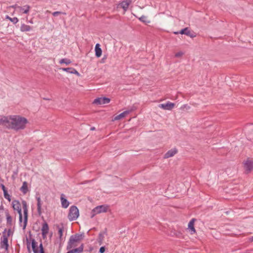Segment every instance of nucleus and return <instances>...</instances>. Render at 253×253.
Listing matches in <instances>:
<instances>
[{
  "mask_svg": "<svg viewBox=\"0 0 253 253\" xmlns=\"http://www.w3.org/2000/svg\"><path fill=\"white\" fill-rule=\"evenodd\" d=\"M242 253H253V251H247Z\"/></svg>",
  "mask_w": 253,
  "mask_h": 253,
  "instance_id": "nucleus-39",
  "label": "nucleus"
},
{
  "mask_svg": "<svg viewBox=\"0 0 253 253\" xmlns=\"http://www.w3.org/2000/svg\"><path fill=\"white\" fill-rule=\"evenodd\" d=\"M59 238L57 241V244H59V247H61L64 242V238L63 237V227L57 226Z\"/></svg>",
  "mask_w": 253,
  "mask_h": 253,
  "instance_id": "nucleus-7",
  "label": "nucleus"
},
{
  "mask_svg": "<svg viewBox=\"0 0 253 253\" xmlns=\"http://www.w3.org/2000/svg\"><path fill=\"white\" fill-rule=\"evenodd\" d=\"M174 104L170 102L166 103L161 104L159 105V107L164 110H171L174 107Z\"/></svg>",
  "mask_w": 253,
  "mask_h": 253,
  "instance_id": "nucleus-14",
  "label": "nucleus"
},
{
  "mask_svg": "<svg viewBox=\"0 0 253 253\" xmlns=\"http://www.w3.org/2000/svg\"><path fill=\"white\" fill-rule=\"evenodd\" d=\"M9 123H7L10 128L15 130L24 129L26 127L28 120L19 115L10 116L8 118Z\"/></svg>",
  "mask_w": 253,
  "mask_h": 253,
  "instance_id": "nucleus-2",
  "label": "nucleus"
},
{
  "mask_svg": "<svg viewBox=\"0 0 253 253\" xmlns=\"http://www.w3.org/2000/svg\"><path fill=\"white\" fill-rule=\"evenodd\" d=\"M146 17L144 15L142 16L141 17L139 18V20L141 21H142L144 23H149L150 22L146 21Z\"/></svg>",
  "mask_w": 253,
  "mask_h": 253,
  "instance_id": "nucleus-32",
  "label": "nucleus"
},
{
  "mask_svg": "<svg viewBox=\"0 0 253 253\" xmlns=\"http://www.w3.org/2000/svg\"><path fill=\"white\" fill-rule=\"evenodd\" d=\"M84 236V234H76L75 235L71 236L69 239V241L68 242L67 249L70 250L73 247H75V245L74 244L82 240Z\"/></svg>",
  "mask_w": 253,
  "mask_h": 253,
  "instance_id": "nucleus-3",
  "label": "nucleus"
},
{
  "mask_svg": "<svg viewBox=\"0 0 253 253\" xmlns=\"http://www.w3.org/2000/svg\"><path fill=\"white\" fill-rule=\"evenodd\" d=\"M179 33L181 34H185L186 35H187V36H190V37H192V36H191L190 35V31L188 30V29L187 28H185L184 29H182L179 32Z\"/></svg>",
  "mask_w": 253,
  "mask_h": 253,
  "instance_id": "nucleus-25",
  "label": "nucleus"
},
{
  "mask_svg": "<svg viewBox=\"0 0 253 253\" xmlns=\"http://www.w3.org/2000/svg\"><path fill=\"white\" fill-rule=\"evenodd\" d=\"M6 18L9 19L13 24H16L18 22V19L17 17L11 18L8 16H7Z\"/></svg>",
  "mask_w": 253,
  "mask_h": 253,
  "instance_id": "nucleus-27",
  "label": "nucleus"
},
{
  "mask_svg": "<svg viewBox=\"0 0 253 253\" xmlns=\"http://www.w3.org/2000/svg\"><path fill=\"white\" fill-rule=\"evenodd\" d=\"M20 190L24 193L26 194L28 191V184L27 182L24 181L23 183L22 186L20 188Z\"/></svg>",
  "mask_w": 253,
  "mask_h": 253,
  "instance_id": "nucleus-24",
  "label": "nucleus"
},
{
  "mask_svg": "<svg viewBox=\"0 0 253 253\" xmlns=\"http://www.w3.org/2000/svg\"><path fill=\"white\" fill-rule=\"evenodd\" d=\"M31 29L32 28L31 26L25 24H22L20 27V30L22 32H28L31 31Z\"/></svg>",
  "mask_w": 253,
  "mask_h": 253,
  "instance_id": "nucleus-22",
  "label": "nucleus"
},
{
  "mask_svg": "<svg viewBox=\"0 0 253 253\" xmlns=\"http://www.w3.org/2000/svg\"><path fill=\"white\" fill-rule=\"evenodd\" d=\"M36 199L37 201V211L38 212L39 214L42 213V202L40 196L39 194H37L36 195Z\"/></svg>",
  "mask_w": 253,
  "mask_h": 253,
  "instance_id": "nucleus-12",
  "label": "nucleus"
},
{
  "mask_svg": "<svg viewBox=\"0 0 253 253\" xmlns=\"http://www.w3.org/2000/svg\"><path fill=\"white\" fill-rule=\"evenodd\" d=\"M104 239V234L102 233H99V237H98V240L100 242V244H101L103 240Z\"/></svg>",
  "mask_w": 253,
  "mask_h": 253,
  "instance_id": "nucleus-31",
  "label": "nucleus"
},
{
  "mask_svg": "<svg viewBox=\"0 0 253 253\" xmlns=\"http://www.w3.org/2000/svg\"><path fill=\"white\" fill-rule=\"evenodd\" d=\"M71 63V61L67 58H63L59 61L60 64H65L66 65H69Z\"/></svg>",
  "mask_w": 253,
  "mask_h": 253,
  "instance_id": "nucleus-26",
  "label": "nucleus"
},
{
  "mask_svg": "<svg viewBox=\"0 0 253 253\" xmlns=\"http://www.w3.org/2000/svg\"><path fill=\"white\" fill-rule=\"evenodd\" d=\"M84 245L82 244L78 248L74 249L68 251L67 253H81L83 252Z\"/></svg>",
  "mask_w": 253,
  "mask_h": 253,
  "instance_id": "nucleus-21",
  "label": "nucleus"
},
{
  "mask_svg": "<svg viewBox=\"0 0 253 253\" xmlns=\"http://www.w3.org/2000/svg\"><path fill=\"white\" fill-rule=\"evenodd\" d=\"M177 152V150L176 148H173L168 151L164 156L165 158H169L173 156Z\"/></svg>",
  "mask_w": 253,
  "mask_h": 253,
  "instance_id": "nucleus-17",
  "label": "nucleus"
},
{
  "mask_svg": "<svg viewBox=\"0 0 253 253\" xmlns=\"http://www.w3.org/2000/svg\"><path fill=\"white\" fill-rule=\"evenodd\" d=\"M32 248L34 253H44L42 243L40 244L38 248L36 242L34 239L32 241Z\"/></svg>",
  "mask_w": 253,
  "mask_h": 253,
  "instance_id": "nucleus-6",
  "label": "nucleus"
},
{
  "mask_svg": "<svg viewBox=\"0 0 253 253\" xmlns=\"http://www.w3.org/2000/svg\"><path fill=\"white\" fill-rule=\"evenodd\" d=\"M6 230L5 229L3 232V235L2 236V240L1 242V247L4 248L6 250L8 249V238L7 236H6V234H5Z\"/></svg>",
  "mask_w": 253,
  "mask_h": 253,
  "instance_id": "nucleus-11",
  "label": "nucleus"
},
{
  "mask_svg": "<svg viewBox=\"0 0 253 253\" xmlns=\"http://www.w3.org/2000/svg\"><path fill=\"white\" fill-rule=\"evenodd\" d=\"M95 56L97 57H100L102 54V49L100 47V44L97 43L95 46Z\"/></svg>",
  "mask_w": 253,
  "mask_h": 253,
  "instance_id": "nucleus-19",
  "label": "nucleus"
},
{
  "mask_svg": "<svg viewBox=\"0 0 253 253\" xmlns=\"http://www.w3.org/2000/svg\"><path fill=\"white\" fill-rule=\"evenodd\" d=\"M22 206L24 212V221H22V214L20 202L18 200H14L12 203V208L14 211H17L19 216V224L20 226L22 227L23 229H24L27 224L28 220V206L25 201H23Z\"/></svg>",
  "mask_w": 253,
  "mask_h": 253,
  "instance_id": "nucleus-1",
  "label": "nucleus"
},
{
  "mask_svg": "<svg viewBox=\"0 0 253 253\" xmlns=\"http://www.w3.org/2000/svg\"><path fill=\"white\" fill-rule=\"evenodd\" d=\"M6 221L7 223L9 224H11L12 223V218L11 216L9 215L8 212H6Z\"/></svg>",
  "mask_w": 253,
  "mask_h": 253,
  "instance_id": "nucleus-28",
  "label": "nucleus"
},
{
  "mask_svg": "<svg viewBox=\"0 0 253 253\" xmlns=\"http://www.w3.org/2000/svg\"><path fill=\"white\" fill-rule=\"evenodd\" d=\"M252 239L253 240V236L252 237Z\"/></svg>",
  "mask_w": 253,
  "mask_h": 253,
  "instance_id": "nucleus-43",
  "label": "nucleus"
},
{
  "mask_svg": "<svg viewBox=\"0 0 253 253\" xmlns=\"http://www.w3.org/2000/svg\"><path fill=\"white\" fill-rule=\"evenodd\" d=\"M4 197L7 199L9 202L11 201V196L7 193V191H4L3 192Z\"/></svg>",
  "mask_w": 253,
  "mask_h": 253,
  "instance_id": "nucleus-30",
  "label": "nucleus"
},
{
  "mask_svg": "<svg viewBox=\"0 0 253 253\" xmlns=\"http://www.w3.org/2000/svg\"><path fill=\"white\" fill-rule=\"evenodd\" d=\"M72 74H76L78 76H80V73L75 69H74V68H73Z\"/></svg>",
  "mask_w": 253,
  "mask_h": 253,
  "instance_id": "nucleus-34",
  "label": "nucleus"
},
{
  "mask_svg": "<svg viewBox=\"0 0 253 253\" xmlns=\"http://www.w3.org/2000/svg\"><path fill=\"white\" fill-rule=\"evenodd\" d=\"M41 230L42 238L43 239L46 238L49 231L48 225L46 222L43 223Z\"/></svg>",
  "mask_w": 253,
  "mask_h": 253,
  "instance_id": "nucleus-10",
  "label": "nucleus"
},
{
  "mask_svg": "<svg viewBox=\"0 0 253 253\" xmlns=\"http://www.w3.org/2000/svg\"><path fill=\"white\" fill-rule=\"evenodd\" d=\"M91 130H94L95 129V127H92L90 128Z\"/></svg>",
  "mask_w": 253,
  "mask_h": 253,
  "instance_id": "nucleus-42",
  "label": "nucleus"
},
{
  "mask_svg": "<svg viewBox=\"0 0 253 253\" xmlns=\"http://www.w3.org/2000/svg\"><path fill=\"white\" fill-rule=\"evenodd\" d=\"M108 210V207L106 205L98 206L94 208L91 211V217H93L95 214L102 212H105Z\"/></svg>",
  "mask_w": 253,
  "mask_h": 253,
  "instance_id": "nucleus-5",
  "label": "nucleus"
},
{
  "mask_svg": "<svg viewBox=\"0 0 253 253\" xmlns=\"http://www.w3.org/2000/svg\"><path fill=\"white\" fill-rule=\"evenodd\" d=\"M79 216V211L75 206H72L70 208L68 217L70 221L76 220Z\"/></svg>",
  "mask_w": 253,
  "mask_h": 253,
  "instance_id": "nucleus-4",
  "label": "nucleus"
},
{
  "mask_svg": "<svg viewBox=\"0 0 253 253\" xmlns=\"http://www.w3.org/2000/svg\"><path fill=\"white\" fill-rule=\"evenodd\" d=\"M12 233L11 229H8L7 231V234L6 236H7V238Z\"/></svg>",
  "mask_w": 253,
  "mask_h": 253,
  "instance_id": "nucleus-37",
  "label": "nucleus"
},
{
  "mask_svg": "<svg viewBox=\"0 0 253 253\" xmlns=\"http://www.w3.org/2000/svg\"><path fill=\"white\" fill-rule=\"evenodd\" d=\"M244 167L247 172H250L251 171L253 170V161L248 159L244 163Z\"/></svg>",
  "mask_w": 253,
  "mask_h": 253,
  "instance_id": "nucleus-9",
  "label": "nucleus"
},
{
  "mask_svg": "<svg viewBox=\"0 0 253 253\" xmlns=\"http://www.w3.org/2000/svg\"><path fill=\"white\" fill-rule=\"evenodd\" d=\"M130 112V111H125L119 115L116 116L114 118L115 120H119L124 117H125L127 115H128Z\"/></svg>",
  "mask_w": 253,
  "mask_h": 253,
  "instance_id": "nucleus-20",
  "label": "nucleus"
},
{
  "mask_svg": "<svg viewBox=\"0 0 253 253\" xmlns=\"http://www.w3.org/2000/svg\"><path fill=\"white\" fill-rule=\"evenodd\" d=\"M110 102V99L106 97H98L95 99L93 101V103L97 105H102L108 104Z\"/></svg>",
  "mask_w": 253,
  "mask_h": 253,
  "instance_id": "nucleus-8",
  "label": "nucleus"
},
{
  "mask_svg": "<svg viewBox=\"0 0 253 253\" xmlns=\"http://www.w3.org/2000/svg\"><path fill=\"white\" fill-rule=\"evenodd\" d=\"M131 3V0H124L119 3V5L123 9L125 12L127 11L128 7Z\"/></svg>",
  "mask_w": 253,
  "mask_h": 253,
  "instance_id": "nucleus-13",
  "label": "nucleus"
},
{
  "mask_svg": "<svg viewBox=\"0 0 253 253\" xmlns=\"http://www.w3.org/2000/svg\"><path fill=\"white\" fill-rule=\"evenodd\" d=\"M7 123H9L8 118L3 116H0V125H6Z\"/></svg>",
  "mask_w": 253,
  "mask_h": 253,
  "instance_id": "nucleus-23",
  "label": "nucleus"
},
{
  "mask_svg": "<svg viewBox=\"0 0 253 253\" xmlns=\"http://www.w3.org/2000/svg\"><path fill=\"white\" fill-rule=\"evenodd\" d=\"M195 220V219L194 218H192L188 223V228L191 234L195 233L196 232V230L194 228Z\"/></svg>",
  "mask_w": 253,
  "mask_h": 253,
  "instance_id": "nucleus-16",
  "label": "nucleus"
},
{
  "mask_svg": "<svg viewBox=\"0 0 253 253\" xmlns=\"http://www.w3.org/2000/svg\"><path fill=\"white\" fill-rule=\"evenodd\" d=\"M105 252V247H101L99 249V253H104Z\"/></svg>",
  "mask_w": 253,
  "mask_h": 253,
  "instance_id": "nucleus-36",
  "label": "nucleus"
},
{
  "mask_svg": "<svg viewBox=\"0 0 253 253\" xmlns=\"http://www.w3.org/2000/svg\"><path fill=\"white\" fill-rule=\"evenodd\" d=\"M29 23H30L31 24H33V21L32 20L29 21Z\"/></svg>",
  "mask_w": 253,
  "mask_h": 253,
  "instance_id": "nucleus-41",
  "label": "nucleus"
},
{
  "mask_svg": "<svg viewBox=\"0 0 253 253\" xmlns=\"http://www.w3.org/2000/svg\"><path fill=\"white\" fill-rule=\"evenodd\" d=\"M60 200L62 208L66 209L69 206V202L65 198L63 194L61 195Z\"/></svg>",
  "mask_w": 253,
  "mask_h": 253,
  "instance_id": "nucleus-15",
  "label": "nucleus"
},
{
  "mask_svg": "<svg viewBox=\"0 0 253 253\" xmlns=\"http://www.w3.org/2000/svg\"><path fill=\"white\" fill-rule=\"evenodd\" d=\"M18 6H17V5H13V6H12V7L13 8H16V7H17V8H18Z\"/></svg>",
  "mask_w": 253,
  "mask_h": 253,
  "instance_id": "nucleus-40",
  "label": "nucleus"
},
{
  "mask_svg": "<svg viewBox=\"0 0 253 253\" xmlns=\"http://www.w3.org/2000/svg\"><path fill=\"white\" fill-rule=\"evenodd\" d=\"M30 8V6L28 5H25L23 7L18 6V8L19 9L20 11L22 12L25 14H27L29 13Z\"/></svg>",
  "mask_w": 253,
  "mask_h": 253,
  "instance_id": "nucleus-18",
  "label": "nucleus"
},
{
  "mask_svg": "<svg viewBox=\"0 0 253 253\" xmlns=\"http://www.w3.org/2000/svg\"><path fill=\"white\" fill-rule=\"evenodd\" d=\"M60 70L65 71L67 73H69L70 74H72L73 68L69 67V68H60Z\"/></svg>",
  "mask_w": 253,
  "mask_h": 253,
  "instance_id": "nucleus-29",
  "label": "nucleus"
},
{
  "mask_svg": "<svg viewBox=\"0 0 253 253\" xmlns=\"http://www.w3.org/2000/svg\"><path fill=\"white\" fill-rule=\"evenodd\" d=\"M0 186L1 187V189H2V191H3V192H4V191H7V190L6 189V188H5V187L4 185L3 184H1L0 185Z\"/></svg>",
  "mask_w": 253,
  "mask_h": 253,
  "instance_id": "nucleus-38",
  "label": "nucleus"
},
{
  "mask_svg": "<svg viewBox=\"0 0 253 253\" xmlns=\"http://www.w3.org/2000/svg\"><path fill=\"white\" fill-rule=\"evenodd\" d=\"M183 54V53L182 52L179 51L175 54V56L176 57H179L181 56Z\"/></svg>",
  "mask_w": 253,
  "mask_h": 253,
  "instance_id": "nucleus-35",
  "label": "nucleus"
},
{
  "mask_svg": "<svg viewBox=\"0 0 253 253\" xmlns=\"http://www.w3.org/2000/svg\"><path fill=\"white\" fill-rule=\"evenodd\" d=\"M66 14L65 13H64V12H60V11H55L54 12L52 13V15L54 16H57L58 14Z\"/></svg>",
  "mask_w": 253,
  "mask_h": 253,
  "instance_id": "nucleus-33",
  "label": "nucleus"
}]
</instances>
